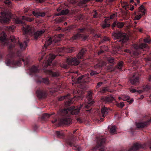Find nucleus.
<instances>
[{
	"instance_id": "nucleus-52",
	"label": "nucleus",
	"mask_w": 151,
	"mask_h": 151,
	"mask_svg": "<svg viewBox=\"0 0 151 151\" xmlns=\"http://www.w3.org/2000/svg\"><path fill=\"white\" fill-rule=\"evenodd\" d=\"M15 22L16 23L20 24L22 23V21L19 20V18H17L15 20Z\"/></svg>"
},
{
	"instance_id": "nucleus-17",
	"label": "nucleus",
	"mask_w": 151,
	"mask_h": 151,
	"mask_svg": "<svg viewBox=\"0 0 151 151\" xmlns=\"http://www.w3.org/2000/svg\"><path fill=\"white\" fill-rule=\"evenodd\" d=\"M46 73L53 77H56L59 75V73L58 72H52L51 70H47Z\"/></svg>"
},
{
	"instance_id": "nucleus-59",
	"label": "nucleus",
	"mask_w": 151,
	"mask_h": 151,
	"mask_svg": "<svg viewBox=\"0 0 151 151\" xmlns=\"http://www.w3.org/2000/svg\"><path fill=\"white\" fill-rule=\"evenodd\" d=\"M109 40V37H104L103 39V40L104 41H108Z\"/></svg>"
},
{
	"instance_id": "nucleus-38",
	"label": "nucleus",
	"mask_w": 151,
	"mask_h": 151,
	"mask_svg": "<svg viewBox=\"0 0 151 151\" xmlns=\"http://www.w3.org/2000/svg\"><path fill=\"white\" fill-rule=\"evenodd\" d=\"M123 63L122 62H119L117 66V68L119 69V70H121L122 69V67L123 66Z\"/></svg>"
},
{
	"instance_id": "nucleus-50",
	"label": "nucleus",
	"mask_w": 151,
	"mask_h": 151,
	"mask_svg": "<svg viewBox=\"0 0 151 151\" xmlns=\"http://www.w3.org/2000/svg\"><path fill=\"white\" fill-rule=\"evenodd\" d=\"M144 41L145 42L150 43V40L149 38H147L144 39Z\"/></svg>"
},
{
	"instance_id": "nucleus-64",
	"label": "nucleus",
	"mask_w": 151,
	"mask_h": 151,
	"mask_svg": "<svg viewBox=\"0 0 151 151\" xmlns=\"http://www.w3.org/2000/svg\"><path fill=\"white\" fill-rule=\"evenodd\" d=\"M38 2H42L44 1V0H36Z\"/></svg>"
},
{
	"instance_id": "nucleus-2",
	"label": "nucleus",
	"mask_w": 151,
	"mask_h": 151,
	"mask_svg": "<svg viewBox=\"0 0 151 151\" xmlns=\"http://www.w3.org/2000/svg\"><path fill=\"white\" fill-rule=\"evenodd\" d=\"M86 50L85 49L82 50L77 55V58H70L67 59V63L68 65H78L80 63L79 60L82 59L83 57L84 53Z\"/></svg>"
},
{
	"instance_id": "nucleus-32",
	"label": "nucleus",
	"mask_w": 151,
	"mask_h": 151,
	"mask_svg": "<svg viewBox=\"0 0 151 151\" xmlns=\"http://www.w3.org/2000/svg\"><path fill=\"white\" fill-rule=\"evenodd\" d=\"M69 96H70L69 94H68L66 95L61 97L60 98H59V100L60 101H62V100H63L64 99H68L70 98V97H69Z\"/></svg>"
},
{
	"instance_id": "nucleus-28",
	"label": "nucleus",
	"mask_w": 151,
	"mask_h": 151,
	"mask_svg": "<svg viewBox=\"0 0 151 151\" xmlns=\"http://www.w3.org/2000/svg\"><path fill=\"white\" fill-rule=\"evenodd\" d=\"M124 51L126 52L129 53L131 55L133 54L137 56L139 54V53L137 52H130V51L128 49L125 50Z\"/></svg>"
},
{
	"instance_id": "nucleus-45",
	"label": "nucleus",
	"mask_w": 151,
	"mask_h": 151,
	"mask_svg": "<svg viewBox=\"0 0 151 151\" xmlns=\"http://www.w3.org/2000/svg\"><path fill=\"white\" fill-rule=\"evenodd\" d=\"M142 15L141 14H139V15H137L135 17L134 19L135 20H138L140 19Z\"/></svg>"
},
{
	"instance_id": "nucleus-18",
	"label": "nucleus",
	"mask_w": 151,
	"mask_h": 151,
	"mask_svg": "<svg viewBox=\"0 0 151 151\" xmlns=\"http://www.w3.org/2000/svg\"><path fill=\"white\" fill-rule=\"evenodd\" d=\"M131 83L133 85H136L139 82L138 78L134 75L130 80Z\"/></svg>"
},
{
	"instance_id": "nucleus-34",
	"label": "nucleus",
	"mask_w": 151,
	"mask_h": 151,
	"mask_svg": "<svg viewBox=\"0 0 151 151\" xmlns=\"http://www.w3.org/2000/svg\"><path fill=\"white\" fill-rule=\"evenodd\" d=\"M130 92L132 93H134L136 92L139 93H140L142 92V90H137L135 89H132L130 90Z\"/></svg>"
},
{
	"instance_id": "nucleus-30",
	"label": "nucleus",
	"mask_w": 151,
	"mask_h": 151,
	"mask_svg": "<svg viewBox=\"0 0 151 151\" xmlns=\"http://www.w3.org/2000/svg\"><path fill=\"white\" fill-rule=\"evenodd\" d=\"M37 97L39 98H41L43 96V93L42 91L40 90H38L36 92Z\"/></svg>"
},
{
	"instance_id": "nucleus-41",
	"label": "nucleus",
	"mask_w": 151,
	"mask_h": 151,
	"mask_svg": "<svg viewBox=\"0 0 151 151\" xmlns=\"http://www.w3.org/2000/svg\"><path fill=\"white\" fill-rule=\"evenodd\" d=\"M116 16V15L115 14H113L112 15L110 16V17H108L105 19L104 20L105 22H106V21L108 20V19H113V18L114 17Z\"/></svg>"
},
{
	"instance_id": "nucleus-49",
	"label": "nucleus",
	"mask_w": 151,
	"mask_h": 151,
	"mask_svg": "<svg viewBox=\"0 0 151 151\" xmlns=\"http://www.w3.org/2000/svg\"><path fill=\"white\" fill-rule=\"evenodd\" d=\"M97 74H98V73L97 72L92 71L90 73V75L91 76H93L94 75Z\"/></svg>"
},
{
	"instance_id": "nucleus-43",
	"label": "nucleus",
	"mask_w": 151,
	"mask_h": 151,
	"mask_svg": "<svg viewBox=\"0 0 151 151\" xmlns=\"http://www.w3.org/2000/svg\"><path fill=\"white\" fill-rule=\"evenodd\" d=\"M130 97L127 96L123 95L122 96V99L123 101H127L129 99Z\"/></svg>"
},
{
	"instance_id": "nucleus-35",
	"label": "nucleus",
	"mask_w": 151,
	"mask_h": 151,
	"mask_svg": "<svg viewBox=\"0 0 151 151\" xmlns=\"http://www.w3.org/2000/svg\"><path fill=\"white\" fill-rule=\"evenodd\" d=\"M121 5L123 8L125 7V9H126V6L128 5V4L126 1H121Z\"/></svg>"
},
{
	"instance_id": "nucleus-20",
	"label": "nucleus",
	"mask_w": 151,
	"mask_h": 151,
	"mask_svg": "<svg viewBox=\"0 0 151 151\" xmlns=\"http://www.w3.org/2000/svg\"><path fill=\"white\" fill-rule=\"evenodd\" d=\"M32 14L34 16L37 17H43L45 15V13L44 12H36L35 11L32 12Z\"/></svg>"
},
{
	"instance_id": "nucleus-48",
	"label": "nucleus",
	"mask_w": 151,
	"mask_h": 151,
	"mask_svg": "<svg viewBox=\"0 0 151 151\" xmlns=\"http://www.w3.org/2000/svg\"><path fill=\"white\" fill-rule=\"evenodd\" d=\"M110 26V24H106L105 23V24H104L102 25V27L104 28H105L106 27H109Z\"/></svg>"
},
{
	"instance_id": "nucleus-12",
	"label": "nucleus",
	"mask_w": 151,
	"mask_h": 151,
	"mask_svg": "<svg viewBox=\"0 0 151 151\" xmlns=\"http://www.w3.org/2000/svg\"><path fill=\"white\" fill-rule=\"evenodd\" d=\"M97 142L98 143V147L99 148V147H101L103 144L105 142V139L102 137L96 138Z\"/></svg>"
},
{
	"instance_id": "nucleus-16",
	"label": "nucleus",
	"mask_w": 151,
	"mask_h": 151,
	"mask_svg": "<svg viewBox=\"0 0 151 151\" xmlns=\"http://www.w3.org/2000/svg\"><path fill=\"white\" fill-rule=\"evenodd\" d=\"M73 51V48L67 49L65 47L62 48H58V49L57 51L59 52H62L63 51L68 52H70Z\"/></svg>"
},
{
	"instance_id": "nucleus-5",
	"label": "nucleus",
	"mask_w": 151,
	"mask_h": 151,
	"mask_svg": "<svg viewBox=\"0 0 151 151\" xmlns=\"http://www.w3.org/2000/svg\"><path fill=\"white\" fill-rule=\"evenodd\" d=\"M21 62H23L24 63V60L21 58H19L18 60H13L11 61L10 60H7L5 62V64L7 66L12 67H17L21 66Z\"/></svg>"
},
{
	"instance_id": "nucleus-6",
	"label": "nucleus",
	"mask_w": 151,
	"mask_h": 151,
	"mask_svg": "<svg viewBox=\"0 0 151 151\" xmlns=\"http://www.w3.org/2000/svg\"><path fill=\"white\" fill-rule=\"evenodd\" d=\"M88 96L87 97V101H86L85 103L84 104L85 107L88 109L90 106H92L94 103V101H93L91 99L92 92L91 91L88 92Z\"/></svg>"
},
{
	"instance_id": "nucleus-33",
	"label": "nucleus",
	"mask_w": 151,
	"mask_h": 151,
	"mask_svg": "<svg viewBox=\"0 0 151 151\" xmlns=\"http://www.w3.org/2000/svg\"><path fill=\"white\" fill-rule=\"evenodd\" d=\"M10 38L12 42L14 43L16 42V44H17L18 42H19L18 40L15 39L14 36H11Z\"/></svg>"
},
{
	"instance_id": "nucleus-55",
	"label": "nucleus",
	"mask_w": 151,
	"mask_h": 151,
	"mask_svg": "<svg viewBox=\"0 0 151 151\" xmlns=\"http://www.w3.org/2000/svg\"><path fill=\"white\" fill-rule=\"evenodd\" d=\"M61 66L64 68H68V66L66 64H63L61 65Z\"/></svg>"
},
{
	"instance_id": "nucleus-3",
	"label": "nucleus",
	"mask_w": 151,
	"mask_h": 151,
	"mask_svg": "<svg viewBox=\"0 0 151 151\" xmlns=\"http://www.w3.org/2000/svg\"><path fill=\"white\" fill-rule=\"evenodd\" d=\"M112 36L114 40L120 39L119 42H121L122 45L124 46L125 43L127 42L129 40L127 35L124 33H122L121 32L114 33L112 34Z\"/></svg>"
},
{
	"instance_id": "nucleus-63",
	"label": "nucleus",
	"mask_w": 151,
	"mask_h": 151,
	"mask_svg": "<svg viewBox=\"0 0 151 151\" xmlns=\"http://www.w3.org/2000/svg\"><path fill=\"white\" fill-rule=\"evenodd\" d=\"M116 24H117L116 22H114V23L112 24L113 27H115L116 25Z\"/></svg>"
},
{
	"instance_id": "nucleus-44",
	"label": "nucleus",
	"mask_w": 151,
	"mask_h": 151,
	"mask_svg": "<svg viewBox=\"0 0 151 151\" xmlns=\"http://www.w3.org/2000/svg\"><path fill=\"white\" fill-rule=\"evenodd\" d=\"M105 64V63L104 62H100L99 63L96 65V68L97 67H102Z\"/></svg>"
},
{
	"instance_id": "nucleus-24",
	"label": "nucleus",
	"mask_w": 151,
	"mask_h": 151,
	"mask_svg": "<svg viewBox=\"0 0 151 151\" xmlns=\"http://www.w3.org/2000/svg\"><path fill=\"white\" fill-rule=\"evenodd\" d=\"M69 11L68 9L63 10L61 11L60 13H58L56 14V16H59L61 15H66L68 13Z\"/></svg>"
},
{
	"instance_id": "nucleus-4",
	"label": "nucleus",
	"mask_w": 151,
	"mask_h": 151,
	"mask_svg": "<svg viewBox=\"0 0 151 151\" xmlns=\"http://www.w3.org/2000/svg\"><path fill=\"white\" fill-rule=\"evenodd\" d=\"M62 35H56L55 37H48L46 39V41L44 45V47H46L50 45L51 44H53L55 43L60 40L61 37H62Z\"/></svg>"
},
{
	"instance_id": "nucleus-42",
	"label": "nucleus",
	"mask_w": 151,
	"mask_h": 151,
	"mask_svg": "<svg viewBox=\"0 0 151 151\" xmlns=\"http://www.w3.org/2000/svg\"><path fill=\"white\" fill-rule=\"evenodd\" d=\"M51 114H48L46 113L44 114L42 116V119H47L50 116Z\"/></svg>"
},
{
	"instance_id": "nucleus-40",
	"label": "nucleus",
	"mask_w": 151,
	"mask_h": 151,
	"mask_svg": "<svg viewBox=\"0 0 151 151\" xmlns=\"http://www.w3.org/2000/svg\"><path fill=\"white\" fill-rule=\"evenodd\" d=\"M150 89V87L147 85L144 86L143 87V90H142L143 91H147Z\"/></svg>"
},
{
	"instance_id": "nucleus-25",
	"label": "nucleus",
	"mask_w": 151,
	"mask_h": 151,
	"mask_svg": "<svg viewBox=\"0 0 151 151\" xmlns=\"http://www.w3.org/2000/svg\"><path fill=\"white\" fill-rule=\"evenodd\" d=\"M84 75H82L79 77L77 78V82H75V83L76 84L77 83H82L83 81L85 78H84Z\"/></svg>"
},
{
	"instance_id": "nucleus-56",
	"label": "nucleus",
	"mask_w": 151,
	"mask_h": 151,
	"mask_svg": "<svg viewBox=\"0 0 151 151\" xmlns=\"http://www.w3.org/2000/svg\"><path fill=\"white\" fill-rule=\"evenodd\" d=\"M102 91L103 92H104L106 91H108V89L107 88H102Z\"/></svg>"
},
{
	"instance_id": "nucleus-10",
	"label": "nucleus",
	"mask_w": 151,
	"mask_h": 151,
	"mask_svg": "<svg viewBox=\"0 0 151 151\" xmlns=\"http://www.w3.org/2000/svg\"><path fill=\"white\" fill-rule=\"evenodd\" d=\"M88 37V36L87 35H83L79 34H77L73 36L72 37L71 40H75L81 39L83 40H84L87 38Z\"/></svg>"
},
{
	"instance_id": "nucleus-51",
	"label": "nucleus",
	"mask_w": 151,
	"mask_h": 151,
	"mask_svg": "<svg viewBox=\"0 0 151 151\" xmlns=\"http://www.w3.org/2000/svg\"><path fill=\"white\" fill-rule=\"evenodd\" d=\"M108 62L111 63H113L114 62V60L113 58H111L108 60Z\"/></svg>"
},
{
	"instance_id": "nucleus-29",
	"label": "nucleus",
	"mask_w": 151,
	"mask_h": 151,
	"mask_svg": "<svg viewBox=\"0 0 151 151\" xmlns=\"http://www.w3.org/2000/svg\"><path fill=\"white\" fill-rule=\"evenodd\" d=\"M110 132L111 134L116 133V127L115 126H113L110 129Z\"/></svg>"
},
{
	"instance_id": "nucleus-27",
	"label": "nucleus",
	"mask_w": 151,
	"mask_h": 151,
	"mask_svg": "<svg viewBox=\"0 0 151 151\" xmlns=\"http://www.w3.org/2000/svg\"><path fill=\"white\" fill-rule=\"evenodd\" d=\"M22 19L23 20H25L29 22H32L34 20V18H29L25 16H22Z\"/></svg>"
},
{
	"instance_id": "nucleus-37",
	"label": "nucleus",
	"mask_w": 151,
	"mask_h": 151,
	"mask_svg": "<svg viewBox=\"0 0 151 151\" xmlns=\"http://www.w3.org/2000/svg\"><path fill=\"white\" fill-rule=\"evenodd\" d=\"M116 105L118 107L122 108L124 106V104L123 102H120V103L116 104Z\"/></svg>"
},
{
	"instance_id": "nucleus-62",
	"label": "nucleus",
	"mask_w": 151,
	"mask_h": 151,
	"mask_svg": "<svg viewBox=\"0 0 151 151\" xmlns=\"http://www.w3.org/2000/svg\"><path fill=\"white\" fill-rule=\"evenodd\" d=\"M77 120L78 122H79L80 123H81L82 122V121L81 119L80 118L77 119Z\"/></svg>"
},
{
	"instance_id": "nucleus-61",
	"label": "nucleus",
	"mask_w": 151,
	"mask_h": 151,
	"mask_svg": "<svg viewBox=\"0 0 151 151\" xmlns=\"http://www.w3.org/2000/svg\"><path fill=\"white\" fill-rule=\"evenodd\" d=\"M100 36V34H96L94 35V37H96L99 38V37Z\"/></svg>"
},
{
	"instance_id": "nucleus-9",
	"label": "nucleus",
	"mask_w": 151,
	"mask_h": 151,
	"mask_svg": "<svg viewBox=\"0 0 151 151\" xmlns=\"http://www.w3.org/2000/svg\"><path fill=\"white\" fill-rule=\"evenodd\" d=\"M55 56L50 54L47 57V59H48L47 62L43 63L42 66L44 67H46L50 65L53 60L55 58Z\"/></svg>"
},
{
	"instance_id": "nucleus-21",
	"label": "nucleus",
	"mask_w": 151,
	"mask_h": 151,
	"mask_svg": "<svg viewBox=\"0 0 151 151\" xmlns=\"http://www.w3.org/2000/svg\"><path fill=\"white\" fill-rule=\"evenodd\" d=\"M146 44L143 43L139 45H137L134 47V48L136 49H143L146 47Z\"/></svg>"
},
{
	"instance_id": "nucleus-58",
	"label": "nucleus",
	"mask_w": 151,
	"mask_h": 151,
	"mask_svg": "<svg viewBox=\"0 0 151 151\" xmlns=\"http://www.w3.org/2000/svg\"><path fill=\"white\" fill-rule=\"evenodd\" d=\"M72 102L71 101V100H69L68 101L66 102V104H71Z\"/></svg>"
},
{
	"instance_id": "nucleus-36",
	"label": "nucleus",
	"mask_w": 151,
	"mask_h": 151,
	"mask_svg": "<svg viewBox=\"0 0 151 151\" xmlns=\"http://www.w3.org/2000/svg\"><path fill=\"white\" fill-rule=\"evenodd\" d=\"M68 109V108L67 109H65L62 111V113L63 116L65 115L68 113H70V112L69 111Z\"/></svg>"
},
{
	"instance_id": "nucleus-1",
	"label": "nucleus",
	"mask_w": 151,
	"mask_h": 151,
	"mask_svg": "<svg viewBox=\"0 0 151 151\" xmlns=\"http://www.w3.org/2000/svg\"><path fill=\"white\" fill-rule=\"evenodd\" d=\"M23 30L25 34L33 36L35 39H37L39 37L42 35L45 32L44 30H43L34 33L35 29L34 27L29 25H25L23 26Z\"/></svg>"
},
{
	"instance_id": "nucleus-14",
	"label": "nucleus",
	"mask_w": 151,
	"mask_h": 151,
	"mask_svg": "<svg viewBox=\"0 0 151 151\" xmlns=\"http://www.w3.org/2000/svg\"><path fill=\"white\" fill-rule=\"evenodd\" d=\"M140 147L144 148V147L142 146L141 144L137 143L134 144L133 146L129 149L128 151H135Z\"/></svg>"
},
{
	"instance_id": "nucleus-19",
	"label": "nucleus",
	"mask_w": 151,
	"mask_h": 151,
	"mask_svg": "<svg viewBox=\"0 0 151 151\" xmlns=\"http://www.w3.org/2000/svg\"><path fill=\"white\" fill-rule=\"evenodd\" d=\"M108 113V109L107 108L104 107L101 109V115L103 117H105Z\"/></svg>"
},
{
	"instance_id": "nucleus-22",
	"label": "nucleus",
	"mask_w": 151,
	"mask_h": 151,
	"mask_svg": "<svg viewBox=\"0 0 151 151\" xmlns=\"http://www.w3.org/2000/svg\"><path fill=\"white\" fill-rule=\"evenodd\" d=\"M20 49L22 50H24L27 47V44L26 41H24L23 43H19Z\"/></svg>"
},
{
	"instance_id": "nucleus-54",
	"label": "nucleus",
	"mask_w": 151,
	"mask_h": 151,
	"mask_svg": "<svg viewBox=\"0 0 151 151\" xmlns=\"http://www.w3.org/2000/svg\"><path fill=\"white\" fill-rule=\"evenodd\" d=\"M5 3L6 4H8L9 5L11 3V2L9 0H6L5 1Z\"/></svg>"
},
{
	"instance_id": "nucleus-53",
	"label": "nucleus",
	"mask_w": 151,
	"mask_h": 151,
	"mask_svg": "<svg viewBox=\"0 0 151 151\" xmlns=\"http://www.w3.org/2000/svg\"><path fill=\"white\" fill-rule=\"evenodd\" d=\"M15 28V26H13L11 27H9V30H12L14 29Z\"/></svg>"
},
{
	"instance_id": "nucleus-57",
	"label": "nucleus",
	"mask_w": 151,
	"mask_h": 151,
	"mask_svg": "<svg viewBox=\"0 0 151 151\" xmlns=\"http://www.w3.org/2000/svg\"><path fill=\"white\" fill-rule=\"evenodd\" d=\"M102 82H99L98 83L97 86H96L97 88H99V87L101 86L102 84Z\"/></svg>"
},
{
	"instance_id": "nucleus-39",
	"label": "nucleus",
	"mask_w": 151,
	"mask_h": 151,
	"mask_svg": "<svg viewBox=\"0 0 151 151\" xmlns=\"http://www.w3.org/2000/svg\"><path fill=\"white\" fill-rule=\"evenodd\" d=\"M124 26V23L123 22H117L116 26L119 28H121Z\"/></svg>"
},
{
	"instance_id": "nucleus-8",
	"label": "nucleus",
	"mask_w": 151,
	"mask_h": 151,
	"mask_svg": "<svg viewBox=\"0 0 151 151\" xmlns=\"http://www.w3.org/2000/svg\"><path fill=\"white\" fill-rule=\"evenodd\" d=\"M83 106H84L85 107V106L84 104H82L81 106H77L76 107H75L73 106L69 107L68 108V110L70 112V113L72 115L74 114H77L79 112L80 110V108L81 107Z\"/></svg>"
},
{
	"instance_id": "nucleus-15",
	"label": "nucleus",
	"mask_w": 151,
	"mask_h": 151,
	"mask_svg": "<svg viewBox=\"0 0 151 151\" xmlns=\"http://www.w3.org/2000/svg\"><path fill=\"white\" fill-rule=\"evenodd\" d=\"M70 119L69 118H64L60 120V123L62 124H70Z\"/></svg>"
},
{
	"instance_id": "nucleus-23",
	"label": "nucleus",
	"mask_w": 151,
	"mask_h": 151,
	"mask_svg": "<svg viewBox=\"0 0 151 151\" xmlns=\"http://www.w3.org/2000/svg\"><path fill=\"white\" fill-rule=\"evenodd\" d=\"M0 40L3 42L6 41V34L4 32L2 33L0 35Z\"/></svg>"
},
{
	"instance_id": "nucleus-11",
	"label": "nucleus",
	"mask_w": 151,
	"mask_h": 151,
	"mask_svg": "<svg viewBox=\"0 0 151 151\" xmlns=\"http://www.w3.org/2000/svg\"><path fill=\"white\" fill-rule=\"evenodd\" d=\"M151 120L150 119L149 121L145 122H139L136 124L137 127L138 128H142L147 127L149 124L150 121Z\"/></svg>"
},
{
	"instance_id": "nucleus-60",
	"label": "nucleus",
	"mask_w": 151,
	"mask_h": 151,
	"mask_svg": "<svg viewBox=\"0 0 151 151\" xmlns=\"http://www.w3.org/2000/svg\"><path fill=\"white\" fill-rule=\"evenodd\" d=\"M14 47V46L13 45H9V49H10V50L12 49Z\"/></svg>"
},
{
	"instance_id": "nucleus-26",
	"label": "nucleus",
	"mask_w": 151,
	"mask_h": 151,
	"mask_svg": "<svg viewBox=\"0 0 151 151\" xmlns=\"http://www.w3.org/2000/svg\"><path fill=\"white\" fill-rule=\"evenodd\" d=\"M139 12H142V15H145V9L143 5H141L139 8Z\"/></svg>"
},
{
	"instance_id": "nucleus-46",
	"label": "nucleus",
	"mask_w": 151,
	"mask_h": 151,
	"mask_svg": "<svg viewBox=\"0 0 151 151\" xmlns=\"http://www.w3.org/2000/svg\"><path fill=\"white\" fill-rule=\"evenodd\" d=\"M43 82L46 84H49V80L47 78L43 79Z\"/></svg>"
},
{
	"instance_id": "nucleus-31",
	"label": "nucleus",
	"mask_w": 151,
	"mask_h": 151,
	"mask_svg": "<svg viewBox=\"0 0 151 151\" xmlns=\"http://www.w3.org/2000/svg\"><path fill=\"white\" fill-rule=\"evenodd\" d=\"M30 71L31 72H36L38 71V69L36 67L33 66L31 68Z\"/></svg>"
},
{
	"instance_id": "nucleus-47",
	"label": "nucleus",
	"mask_w": 151,
	"mask_h": 151,
	"mask_svg": "<svg viewBox=\"0 0 151 151\" xmlns=\"http://www.w3.org/2000/svg\"><path fill=\"white\" fill-rule=\"evenodd\" d=\"M93 13L94 14H93V18H97V12L96 11V10H94L93 11Z\"/></svg>"
},
{
	"instance_id": "nucleus-7",
	"label": "nucleus",
	"mask_w": 151,
	"mask_h": 151,
	"mask_svg": "<svg viewBox=\"0 0 151 151\" xmlns=\"http://www.w3.org/2000/svg\"><path fill=\"white\" fill-rule=\"evenodd\" d=\"M3 16L0 17V22L2 23H8L11 18V14L10 13H5L4 14Z\"/></svg>"
},
{
	"instance_id": "nucleus-13",
	"label": "nucleus",
	"mask_w": 151,
	"mask_h": 151,
	"mask_svg": "<svg viewBox=\"0 0 151 151\" xmlns=\"http://www.w3.org/2000/svg\"><path fill=\"white\" fill-rule=\"evenodd\" d=\"M114 98L112 96L104 97L101 99L102 101L106 103L112 102Z\"/></svg>"
}]
</instances>
